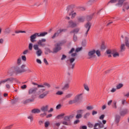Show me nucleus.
I'll use <instances>...</instances> for the list:
<instances>
[{
	"label": "nucleus",
	"instance_id": "f257e3e1",
	"mask_svg": "<svg viewBox=\"0 0 129 129\" xmlns=\"http://www.w3.org/2000/svg\"><path fill=\"white\" fill-rule=\"evenodd\" d=\"M126 0H110L107 4V6L109 5V4H116L117 2L118 3L115 4L116 7H118L119 8H121L122 5H123V3L125 2Z\"/></svg>",
	"mask_w": 129,
	"mask_h": 129
},
{
	"label": "nucleus",
	"instance_id": "f03ea898",
	"mask_svg": "<svg viewBox=\"0 0 129 129\" xmlns=\"http://www.w3.org/2000/svg\"><path fill=\"white\" fill-rule=\"evenodd\" d=\"M63 45V42H58L54 44V48L53 49L52 53H58L59 51H60L61 50L62 48L61 47V46Z\"/></svg>",
	"mask_w": 129,
	"mask_h": 129
},
{
	"label": "nucleus",
	"instance_id": "7ed1b4c3",
	"mask_svg": "<svg viewBox=\"0 0 129 129\" xmlns=\"http://www.w3.org/2000/svg\"><path fill=\"white\" fill-rule=\"evenodd\" d=\"M34 50H35V54L37 55V57H40V56H42V54L43 53V51L42 49H41L39 47V45L38 44H34L33 45Z\"/></svg>",
	"mask_w": 129,
	"mask_h": 129
},
{
	"label": "nucleus",
	"instance_id": "20e7f679",
	"mask_svg": "<svg viewBox=\"0 0 129 129\" xmlns=\"http://www.w3.org/2000/svg\"><path fill=\"white\" fill-rule=\"evenodd\" d=\"M6 87L7 89H10L11 88V85L10 84H13L14 83V81H15V78L13 77H10L6 79Z\"/></svg>",
	"mask_w": 129,
	"mask_h": 129
},
{
	"label": "nucleus",
	"instance_id": "39448f33",
	"mask_svg": "<svg viewBox=\"0 0 129 129\" xmlns=\"http://www.w3.org/2000/svg\"><path fill=\"white\" fill-rule=\"evenodd\" d=\"M74 61H75V57H72L68 60V62H69V70H71V69H74V67L75 66V63H73Z\"/></svg>",
	"mask_w": 129,
	"mask_h": 129
},
{
	"label": "nucleus",
	"instance_id": "423d86ee",
	"mask_svg": "<svg viewBox=\"0 0 129 129\" xmlns=\"http://www.w3.org/2000/svg\"><path fill=\"white\" fill-rule=\"evenodd\" d=\"M26 67V65L23 64L21 68H19V67L16 66L15 68V71L16 73H23L24 72H26V70L25 68Z\"/></svg>",
	"mask_w": 129,
	"mask_h": 129
},
{
	"label": "nucleus",
	"instance_id": "0eeeda50",
	"mask_svg": "<svg viewBox=\"0 0 129 129\" xmlns=\"http://www.w3.org/2000/svg\"><path fill=\"white\" fill-rule=\"evenodd\" d=\"M67 31L66 29H59L56 32H55L54 35L52 36V39H55L56 37H58L60 34H62V33H65Z\"/></svg>",
	"mask_w": 129,
	"mask_h": 129
},
{
	"label": "nucleus",
	"instance_id": "6e6552de",
	"mask_svg": "<svg viewBox=\"0 0 129 129\" xmlns=\"http://www.w3.org/2000/svg\"><path fill=\"white\" fill-rule=\"evenodd\" d=\"M83 95V93H81L77 95L74 98L75 102L76 103L81 102V101H82V99H83V96H82Z\"/></svg>",
	"mask_w": 129,
	"mask_h": 129
},
{
	"label": "nucleus",
	"instance_id": "1a4fd4ad",
	"mask_svg": "<svg viewBox=\"0 0 129 129\" xmlns=\"http://www.w3.org/2000/svg\"><path fill=\"white\" fill-rule=\"evenodd\" d=\"M84 110L79 109L77 111V115H76V118L77 119H80L82 118L83 114L84 113Z\"/></svg>",
	"mask_w": 129,
	"mask_h": 129
},
{
	"label": "nucleus",
	"instance_id": "9d476101",
	"mask_svg": "<svg viewBox=\"0 0 129 129\" xmlns=\"http://www.w3.org/2000/svg\"><path fill=\"white\" fill-rule=\"evenodd\" d=\"M91 23L90 22H88L85 25V28L86 29V32L85 33V37H87V34H88V32H89V30L91 28Z\"/></svg>",
	"mask_w": 129,
	"mask_h": 129
},
{
	"label": "nucleus",
	"instance_id": "9b49d317",
	"mask_svg": "<svg viewBox=\"0 0 129 129\" xmlns=\"http://www.w3.org/2000/svg\"><path fill=\"white\" fill-rule=\"evenodd\" d=\"M46 41L47 40L45 38L40 39L37 42V45L38 46H40L41 47H45L46 46V43H45Z\"/></svg>",
	"mask_w": 129,
	"mask_h": 129
},
{
	"label": "nucleus",
	"instance_id": "f8f14e48",
	"mask_svg": "<svg viewBox=\"0 0 129 129\" xmlns=\"http://www.w3.org/2000/svg\"><path fill=\"white\" fill-rule=\"evenodd\" d=\"M69 25H68V28H75L77 27V23L76 22H74V21L72 20H70L69 21Z\"/></svg>",
	"mask_w": 129,
	"mask_h": 129
},
{
	"label": "nucleus",
	"instance_id": "ddd939ff",
	"mask_svg": "<svg viewBox=\"0 0 129 129\" xmlns=\"http://www.w3.org/2000/svg\"><path fill=\"white\" fill-rule=\"evenodd\" d=\"M63 120L62 122V124L64 125H70V123L68 122V121H70V119H69L68 116H64Z\"/></svg>",
	"mask_w": 129,
	"mask_h": 129
},
{
	"label": "nucleus",
	"instance_id": "4468645a",
	"mask_svg": "<svg viewBox=\"0 0 129 129\" xmlns=\"http://www.w3.org/2000/svg\"><path fill=\"white\" fill-rule=\"evenodd\" d=\"M46 87V88H50L51 87V85L47 82H45L43 85H38V88H44Z\"/></svg>",
	"mask_w": 129,
	"mask_h": 129
},
{
	"label": "nucleus",
	"instance_id": "2eb2a0df",
	"mask_svg": "<svg viewBox=\"0 0 129 129\" xmlns=\"http://www.w3.org/2000/svg\"><path fill=\"white\" fill-rule=\"evenodd\" d=\"M38 37V33H35L30 36V41L32 43H34L36 41V39Z\"/></svg>",
	"mask_w": 129,
	"mask_h": 129
},
{
	"label": "nucleus",
	"instance_id": "dca6fc26",
	"mask_svg": "<svg viewBox=\"0 0 129 129\" xmlns=\"http://www.w3.org/2000/svg\"><path fill=\"white\" fill-rule=\"evenodd\" d=\"M95 50L93 49L88 52V56H89V59H91V58H93V57H95Z\"/></svg>",
	"mask_w": 129,
	"mask_h": 129
},
{
	"label": "nucleus",
	"instance_id": "f3484780",
	"mask_svg": "<svg viewBox=\"0 0 129 129\" xmlns=\"http://www.w3.org/2000/svg\"><path fill=\"white\" fill-rule=\"evenodd\" d=\"M38 90V88H31L28 90V94H35Z\"/></svg>",
	"mask_w": 129,
	"mask_h": 129
},
{
	"label": "nucleus",
	"instance_id": "a211bd4d",
	"mask_svg": "<svg viewBox=\"0 0 129 129\" xmlns=\"http://www.w3.org/2000/svg\"><path fill=\"white\" fill-rule=\"evenodd\" d=\"M127 113H128V110L127 109H123L120 111V116H124L125 114H127Z\"/></svg>",
	"mask_w": 129,
	"mask_h": 129
},
{
	"label": "nucleus",
	"instance_id": "6ab92c4d",
	"mask_svg": "<svg viewBox=\"0 0 129 129\" xmlns=\"http://www.w3.org/2000/svg\"><path fill=\"white\" fill-rule=\"evenodd\" d=\"M120 120V116L118 114L115 115V122L117 125H118V123Z\"/></svg>",
	"mask_w": 129,
	"mask_h": 129
},
{
	"label": "nucleus",
	"instance_id": "aec40b11",
	"mask_svg": "<svg viewBox=\"0 0 129 129\" xmlns=\"http://www.w3.org/2000/svg\"><path fill=\"white\" fill-rule=\"evenodd\" d=\"M40 109L41 111L46 112V111H48V110L49 109V105H46L45 106H43L40 108Z\"/></svg>",
	"mask_w": 129,
	"mask_h": 129
},
{
	"label": "nucleus",
	"instance_id": "412c9836",
	"mask_svg": "<svg viewBox=\"0 0 129 129\" xmlns=\"http://www.w3.org/2000/svg\"><path fill=\"white\" fill-rule=\"evenodd\" d=\"M106 52L108 55L109 54H112V55H113L116 52V49H112V50L108 49V50H107Z\"/></svg>",
	"mask_w": 129,
	"mask_h": 129
},
{
	"label": "nucleus",
	"instance_id": "4be33fe9",
	"mask_svg": "<svg viewBox=\"0 0 129 129\" xmlns=\"http://www.w3.org/2000/svg\"><path fill=\"white\" fill-rule=\"evenodd\" d=\"M33 101H34V99H27L22 101V103L23 104H27V103H29V102H33Z\"/></svg>",
	"mask_w": 129,
	"mask_h": 129
},
{
	"label": "nucleus",
	"instance_id": "5701e85b",
	"mask_svg": "<svg viewBox=\"0 0 129 129\" xmlns=\"http://www.w3.org/2000/svg\"><path fill=\"white\" fill-rule=\"evenodd\" d=\"M15 68H16V67L11 68V69L8 70V74H13L15 73Z\"/></svg>",
	"mask_w": 129,
	"mask_h": 129
},
{
	"label": "nucleus",
	"instance_id": "b1692460",
	"mask_svg": "<svg viewBox=\"0 0 129 129\" xmlns=\"http://www.w3.org/2000/svg\"><path fill=\"white\" fill-rule=\"evenodd\" d=\"M47 94H49V91H46V92H45L43 94L40 95H39V98H44V97H45V96H46V95Z\"/></svg>",
	"mask_w": 129,
	"mask_h": 129
},
{
	"label": "nucleus",
	"instance_id": "393cba45",
	"mask_svg": "<svg viewBox=\"0 0 129 129\" xmlns=\"http://www.w3.org/2000/svg\"><path fill=\"white\" fill-rule=\"evenodd\" d=\"M129 39L128 37H125V46L126 47H127V48H128L129 49V41H128Z\"/></svg>",
	"mask_w": 129,
	"mask_h": 129
},
{
	"label": "nucleus",
	"instance_id": "a878e982",
	"mask_svg": "<svg viewBox=\"0 0 129 129\" xmlns=\"http://www.w3.org/2000/svg\"><path fill=\"white\" fill-rule=\"evenodd\" d=\"M120 52H124L125 51V43L124 44H121L120 48Z\"/></svg>",
	"mask_w": 129,
	"mask_h": 129
},
{
	"label": "nucleus",
	"instance_id": "bb28decb",
	"mask_svg": "<svg viewBox=\"0 0 129 129\" xmlns=\"http://www.w3.org/2000/svg\"><path fill=\"white\" fill-rule=\"evenodd\" d=\"M38 37H45L46 35H48V32L37 33Z\"/></svg>",
	"mask_w": 129,
	"mask_h": 129
},
{
	"label": "nucleus",
	"instance_id": "cd10ccee",
	"mask_svg": "<svg viewBox=\"0 0 129 129\" xmlns=\"http://www.w3.org/2000/svg\"><path fill=\"white\" fill-rule=\"evenodd\" d=\"M85 19L84 18V17H80L78 18V23H83L84 22Z\"/></svg>",
	"mask_w": 129,
	"mask_h": 129
},
{
	"label": "nucleus",
	"instance_id": "c85d7f7f",
	"mask_svg": "<svg viewBox=\"0 0 129 129\" xmlns=\"http://www.w3.org/2000/svg\"><path fill=\"white\" fill-rule=\"evenodd\" d=\"M32 113H40L41 110L39 109H33L31 110Z\"/></svg>",
	"mask_w": 129,
	"mask_h": 129
},
{
	"label": "nucleus",
	"instance_id": "c756f323",
	"mask_svg": "<svg viewBox=\"0 0 129 129\" xmlns=\"http://www.w3.org/2000/svg\"><path fill=\"white\" fill-rule=\"evenodd\" d=\"M80 29V28H76L74 29L73 30H72V31L70 32V33H73L74 34V35H75V34H77V33H78V32H79Z\"/></svg>",
	"mask_w": 129,
	"mask_h": 129
},
{
	"label": "nucleus",
	"instance_id": "7c9ffc66",
	"mask_svg": "<svg viewBox=\"0 0 129 129\" xmlns=\"http://www.w3.org/2000/svg\"><path fill=\"white\" fill-rule=\"evenodd\" d=\"M96 2H97V0H89L87 4L89 6H91V5H93L94 3H96Z\"/></svg>",
	"mask_w": 129,
	"mask_h": 129
},
{
	"label": "nucleus",
	"instance_id": "2f4dec72",
	"mask_svg": "<svg viewBox=\"0 0 129 129\" xmlns=\"http://www.w3.org/2000/svg\"><path fill=\"white\" fill-rule=\"evenodd\" d=\"M67 11L69 15L70 13H73V11H72V8L71 7V6L68 7V8L67 9Z\"/></svg>",
	"mask_w": 129,
	"mask_h": 129
},
{
	"label": "nucleus",
	"instance_id": "473e14b6",
	"mask_svg": "<svg viewBox=\"0 0 129 129\" xmlns=\"http://www.w3.org/2000/svg\"><path fill=\"white\" fill-rule=\"evenodd\" d=\"M94 15V14H93L87 17V20L88 22H89V21H91V20H92Z\"/></svg>",
	"mask_w": 129,
	"mask_h": 129
},
{
	"label": "nucleus",
	"instance_id": "72a5a7b5",
	"mask_svg": "<svg viewBox=\"0 0 129 129\" xmlns=\"http://www.w3.org/2000/svg\"><path fill=\"white\" fill-rule=\"evenodd\" d=\"M69 88V84H64L63 87L62 88V90H67Z\"/></svg>",
	"mask_w": 129,
	"mask_h": 129
},
{
	"label": "nucleus",
	"instance_id": "f704fd0d",
	"mask_svg": "<svg viewBox=\"0 0 129 129\" xmlns=\"http://www.w3.org/2000/svg\"><path fill=\"white\" fill-rule=\"evenodd\" d=\"M49 53H53L51 50H50L49 48H45V55H48Z\"/></svg>",
	"mask_w": 129,
	"mask_h": 129
},
{
	"label": "nucleus",
	"instance_id": "c9c22d12",
	"mask_svg": "<svg viewBox=\"0 0 129 129\" xmlns=\"http://www.w3.org/2000/svg\"><path fill=\"white\" fill-rule=\"evenodd\" d=\"M123 87V84L120 83L116 85V89H120V88H122V87Z\"/></svg>",
	"mask_w": 129,
	"mask_h": 129
},
{
	"label": "nucleus",
	"instance_id": "e433bc0d",
	"mask_svg": "<svg viewBox=\"0 0 129 129\" xmlns=\"http://www.w3.org/2000/svg\"><path fill=\"white\" fill-rule=\"evenodd\" d=\"M33 47H34V46H33V43H30L28 45V50H29V51H32V50H33Z\"/></svg>",
	"mask_w": 129,
	"mask_h": 129
},
{
	"label": "nucleus",
	"instance_id": "4c0bfd02",
	"mask_svg": "<svg viewBox=\"0 0 129 129\" xmlns=\"http://www.w3.org/2000/svg\"><path fill=\"white\" fill-rule=\"evenodd\" d=\"M83 86H84V89L86 90V91H89V87H88V85H87V84H84L83 85Z\"/></svg>",
	"mask_w": 129,
	"mask_h": 129
},
{
	"label": "nucleus",
	"instance_id": "58836bf2",
	"mask_svg": "<svg viewBox=\"0 0 129 129\" xmlns=\"http://www.w3.org/2000/svg\"><path fill=\"white\" fill-rule=\"evenodd\" d=\"M69 16H72V19H74L76 16V13H69Z\"/></svg>",
	"mask_w": 129,
	"mask_h": 129
},
{
	"label": "nucleus",
	"instance_id": "ea45409f",
	"mask_svg": "<svg viewBox=\"0 0 129 129\" xmlns=\"http://www.w3.org/2000/svg\"><path fill=\"white\" fill-rule=\"evenodd\" d=\"M72 95H73L72 93H69L66 95L65 97L66 98H70L72 97Z\"/></svg>",
	"mask_w": 129,
	"mask_h": 129
},
{
	"label": "nucleus",
	"instance_id": "a19ab883",
	"mask_svg": "<svg viewBox=\"0 0 129 129\" xmlns=\"http://www.w3.org/2000/svg\"><path fill=\"white\" fill-rule=\"evenodd\" d=\"M50 125V122L49 121H47L44 123L45 127H48Z\"/></svg>",
	"mask_w": 129,
	"mask_h": 129
},
{
	"label": "nucleus",
	"instance_id": "79ce46f5",
	"mask_svg": "<svg viewBox=\"0 0 129 129\" xmlns=\"http://www.w3.org/2000/svg\"><path fill=\"white\" fill-rule=\"evenodd\" d=\"M90 115V113L87 112V113H86V114H85L84 115V118L86 119V118H87V117H88V116H89Z\"/></svg>",
	"mask_w": 129,
	"mask_h": 129
},
{
	"label": "nucleus",
	"instance_id": "37998d69",
	"mask_svg": "<svg viewBox=\"0 0 129 129\" xmlns=\"http://www.w3.org/2000/svg\"><path fill=\"white\" fill-rule=\"evenodd\" d=\"M5 34H10V33H11V29H10V28L5 29Z\"/></svg>",
	"mask_w": 129,
	"mask_h": 129
},
{
	"label": "nucleus",
	"instance_id": "c03bdc74",
	"mask_svg": "<svg viewBox=\"0 0 129 129\" xmlns=\"http://www.w3.org/2000/svg\"><path fill=\"white\" fill-rule=\"evenodd\" d=\"M87 125L89 127H90L91 128L93 127V124L91 123V122H88Z\"/></svg>",
	"mask_w": 129,
	"mask_h": 129
},
{
	"label": "nucleus",
	"instance_id": "a18cd8bd",
	"mask_svg": "<svg viewBox=\"0 0 129 129\" xmlns=\"http://www.w3.org/2000/svg\"><path fill=\"white\" fill-rule=\"evenodd\" d=\"M5 83H7L6 79L0 81V86H2V84H5Z\"/></svg>",
	"mask_w": 129,
	"mask_h": 129
},
{
	"label": "nucleus",
	"instance_id": "49530a36",
	"mask_svg": "<svg viewBox=\"0 0 129 129\" xmlns=\"http://www.w3.org/2000/svg\"><path fill=\"white\" fill-rule=\"evenodd\" d=\"M82 45L83 47H85V46H86V40L84 39L82 41Z\"/></svg>",
	"mask_w": 129,
	"mask_h": 129
},
{
	"label": "nucleus",
	"instance_id": "de8ad7c7",
	"mask_svg": "<svg viewBox=\"0 0 129 129\" xmlns=\"http://www.w3.org/2000/svg\"><path fill=\"white\" fill-rule=\"evenodd\" d=\"M113 57H119V53L116 51V52L113 54Z\"/></svg>",
	"mask_w": 129,
	"mask_h": 129
},
{
	"label": "nucleus",
	"instance_id": "09e8293b",
	"mask_svg": "<svg viewBox=\"0 0 129 129\" xmlns=\"http://www.w3.org/2000/svg\"><path fill=\"white\" fill-rule=\"evenodd\" d=\"M73 103H76L75 99L73 100H70L69 101V104H73Z\"/></svg>",
	"mask_w": 129,
	"mask_h": 129
},
{
	"label": "nucleus",
	"instance_id": "8fccbe9b",
	"mask_svg": "<svg viewBox=\"0 0 129 129\" xmlns=\"http://www.w3.org/2000/svg\"><path fill=\"white\" fill-rule=\"evenodd\" d=\"M86 109H87V110H92L93 107L92 106H88L87 107Z\"/></svg>",
	"mask_w": 129,
	"mask_h": 129
},
{
	"label": "nucleus",
	"instance_id": "3c124183",
	"mask_svg": "<svg viewBox=\"0 0 129 129\" xmlns=\"http://www.w3.org/2000/svg\"><path fill=\"white\" fill-rule=\"evenodd\" d=\"M95 53L96 54V55H97L98 57L100 56V51H99V50H97V51H95Z\"/></svg>",
	"mask_w": 129,
	"mask_h": 129
},
{
	"label": "nucleus",
	"instance_id": "603ef678",
	"mask_svg": "<svg viewBox=\"0 0 129 129\" xmlns=\"http://www.w3.org/2000/svg\"><path fill=\"white\" fill-rule=\"evenodd\" d=\"M28 119H30V121L34 120V117L32 115L29 116L28 117Z\"/></svg>",
	"mask_w": 129,
	"mask_h": 129
},
{
	"label": "nucleus",
	"instance_id": "864d4df0",
	"mask_svg": "<svg viewBox=\"0 0 129 129\" xmlns=\"http://www.w3.org/2000/svg\"><path fill=\"white\" fill-rule=\"evenodd\" d=\"M82 50V47H78L76 48V52H80V51Z\"/></svg>",
	"mask_w": 129,
	"mask_h": 129
},
{
	"label": "nucleus",
	"instance_id": "5fc2aeb1",
	"mask_svg": "<svg viewBox=\"0 0 129 129\" xmlns=\"http://www.w3.org/2000/svg\"><path fill=\"white\" fill-rule=\"evenodd\" d=\"M73 40L74 42H76L78 40L77 36L75 34L74 35Z\"/></svg>",
	"mask_w": 129,
	"mask_h": 129
},
{
	"label": "nucleus",
	"instance_id": "6e6d98bb",
	"mask_svg": "<svg viewBox=\"0 0 129 129\" xmlns=\"http://www.w3.org/2000/svg\"><path fill=\"white\" fill-rule=\"evenodd\" d=\"M22 60L21 59V57H19L17 60V65H21V62Z\"/></svg>",
	"mask_w": 129,
	"mask_h": 129
},
{
	"label": "nucleus",
	"instance_id": "4d7b16f0",
	"mask_svg": "<svg viewBox=\"0 0 129 129\" xmlns=\"http://www.w3.org/2000/svg\"><path fill=\"white\" fill-rule=\"evenodd\" d=\"M56 95H62L63 92L58 91L56 93Z\"/></svg>",
	"mask_w": 129,
	"mask_h": 129
},
{
	"label": "nucleus",
	"instance_id": "13d9d810",
	"mask_svg": "<svg viewBox=\"0 0 129 129\" xmlns=\"http://www.w3.org/2000/svg\"><path fill=\"white\" fill-rule=\"evenodd\" d=\"M79 129H87V126L86 125H82L81 126Z\"/></svg>",
	"mask_w": 129,
	"mask_h": 129
},
{
	"label": "nucleus",
	"instance_id": "bf43d9fd",
	"mask_svg": "<svg viewBox=\"0 0 129 129\" xmlns=\"http://www.w3.org/2000/svg\"><path fill=\"white\" fill-rule=\"evenodd\" d=\"M61 107H62V105H61L60 104H59L56 106V109H60V108H61Z\"/></svg>",
	"mask_w": 129,
	"mask_h": 129
},
{
	"label": "nucleus",
	"instance_id": "052dcab7",
	"mask_svg": "<svg viewBox=\"0 0 129 129\" xmlns=\"http://www.w3.org/2000/svg\"><path fill=\"white\" fill-rule=\"evenodd\" d=\"M105 116V115H104V114L101 115L99 117V119H101V120H103L104 119Z\"/></svg>",
	"mask_w": 129,
	"mask_h": 129
},
{
	"label": "nucleus",
	"instance_id": "680f3d73",
	"mask_svg": "<svg viewBox=\"0 0 129 129\" xmlns=\"http://www.w3.org/2000/svg\"><path fill=\"white\" fill-rule=\"evenodd\" d=\"M103 126H104V125H103V124H102V123L101 122H100V124L99 125V127L100 128H102V127H103Z\"/></svg>",
	"mask_w": 129,
	"mask_h": 129
},
{
	"label": "nucleus",
	"instance_id": "e2e57ef3",
	"mask_svg": "<svg viewBox=\"0 0 129 129\" xmlns=\"http://www.w3.org/2000/svg\"><path fill=\"white\" fill-rule=\"evenodd\" d=\"M113 107H114V108H116L117 107H116V101H113Z\"/></svg>",
	"mask_w": 129,
	"mask_h": 129
},
{
	"label": "nucleus",
	"instance_id": "0e129e2a",
	"mask_svg": "<svg viewBox=\"0 0 129 129\" xmlns=\"http://www.w3.org/2000/svg\"><path fill=\"white\" fill-rule=\"evenodd\" d=\"M116 89H117L116 88H113L110 90V92H112V93H113L114 92H115V91H116Z\"/></svg>",
	"mask_w": 129,
	"mask_h": 129
},
{
	"label": "nucleus",
	"instance_id": "69168bd1",
	"mask_svg": "<svg viewBox=\"0 0 129 129\" xmlns=\"http://www.w3.org/2000/svg\"><path fill=\"white\" fill-rule=\"evenodd\" d=\"M21 89L24 90L26 89V88H27V86L26 85H24L21 87Z\"/></svg>",
	"mask_w": 129,
	"mask_h": 129
},
{
	"label": "nucleus",
	"instance_id": "338daca9",
	"mask_svg": "<svg viewBox=\"0 0 129 129\" xmlns=\"http://www.w3.org/2000/svg\"><path fill=\"white\" fill-rule=\"evenodd\" d=\"M28 53H29V50L26 49L24 51L23 54V55H26V54H28Z\"/></svg>",
	"mask_w": 129,
	"mask_h": 129
},
{
	"label": "nucleus",
	"instance_id": "774afa93",
	"mask_svg": "<svg viewBox=\"0 0 129 129\" xmlns=\"http://www.w3.org/2000/svg\"><path fill=\"white\" fill-rule=\"evenodd\" d=\"M36 62L38 63V64H42V61H41V59L38 58L36 59Z\"/></svg>",
	"mask_w": 129,
	"mask_h": 129
}]
</instances>
